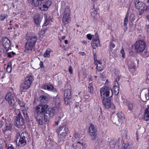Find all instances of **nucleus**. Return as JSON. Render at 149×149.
<instances>
[{"label":"nucleus","mask_w":149,"mask_h":149,"mask_svg":"<svg viewBox=\"0 0 149 149\" xmlns=\"http://www.w3.org/2000/svg\"><path fill=\"white\" fill-rule=\"evenodd\" d=\"M61 3L60 10L64 13L63 17L62 22L64 24H66L70 23L71 21L70 10L68 3L62 1Z\"/></svg>","instance_id":"obj_1"},{"label":"nucleus","mask_w":149,"mask_h":149,"mask_svg":"<svg viewBox=\"0 0 149 149\" xmlns=\"http://www.w3.org/2000/svg\"><path fill=\"white\" fill-rule=\"evenodd\" d=\"M48 106L46 104L37 106L35 108V117L36 121L40 125L43 123V115L42 114L46 110Z\"/></svg>","instance_id":"obj_2"},{"label":"nucleus","mask_w":149,"mask_h":149,"mask_svg":"<svg viewBox=\"0 0 149 149\" xmlns=\"http://www.w3.org/2000/svg\"><path fill=\"white\" fill-rule=\"evenodd\" d=\"M68 128L66 125H60L57 130L58 134V143L59 144H62L68 135Z\"/></svg>","instance_id":"obj_3"},{"label":"nucleus","mask_w":149,"mask_h":149,"mask_svg":"<svg viewBox=\"0 0 149 149\" xmlns=\"http://www.w3.org/2000/svg\"><path fill=\"white\" fill-rule=\"evenodd\" d=\"M27 134L24 132L21 134L17 133L15 136V141L17 143V145L19 147H22L25 145L26 143V138L27 137Z\"/></svg>","instance_id":"obj_4"},{"label":"nucleus","mask_w":149,"mask_h":149,"mask_svg":"<svg viewBox=\"0 0 149 149\" xmlns=\"http://www.w3.org/2000/svg\"><path fill=\"white\" fill-rule=\"evenodd\" d=\"M101 97L102 99L108 98L110 94L112 95L111 88L108 86H104L100 89Z\"/></svg>","instance_id":"obj_5"},{"label":"nucleus","mask_w":149,"mask_h":149,"mask_svg":"<svg viewBox=\"0 0 149 149\" xmlns=\"http://www.w3.org/2000/svg\"><path fill=\"white\" fill-rule=\"evenodd\" d=\"M33 78L31 76H27L24 81L20 84V89L22 91L29 88L32 83Z\"/></svg>","instance_id":"obj_6"},{"label":"nucleus","mask_w":149,"mask_h":149,"mask_svg":"<svg viewBox=\"0 0 149 149\" xmlns=\"http://www.w3.org/2000/svg\"><path fill=\"white\" fill-rule=\"evenodd\" d=\"M137 53L143 52L145 48V44L144 41L139 40L136 42L133 45Z\"/></svg>","instance_id":"obj_7"},{"label":"nucleus","mask_w":149,"mask_h":149,"mask_svg":"<svg viewBox=\"0 0 149 149\" xmlns=\"http://www.w3.org/2000/svg\"><path fill=\"white\" fill-rule=\"evenodd\" d=\"M97 130L94 126L91 124L89 129V132L92 139L95 140L96 138Z\"/></svg>","instance_id":"obj_8"},{"label":"nucleus","mask_w":149,"mask_h":149,"mask_svg":"<svg viewBox=\"0 0 149 149\" xmlns=\"http://www.w3.org/2000/svg\"><path fill=\"white\" fill-rule=\"evenodd\" d=\"M6 100L7 101L10 107H12L14 105V100L12 93L9 92L6 95Z\"/></svg>","instance_id":"obj_9"},{"label":"nucleus","mask_w":149,"mask_h":149,"mask_svg":"<svg viewBox=\"0 0 149 149\" xmlns=\"http://www.w3.org/2000/svg\"><path fill=\"white\" fill-rule=\"evenodd\" d=\"M15 123L17 126L23 125L24 123V118L21 114V112H19V113L16 117V119Z\"/></svg>","instance_id":"obj_10"},{"label":"nucleus","mask_w":149,"mask_h":149,"mask_svg":"<svg viewBox=\"0 0 149 149\" xmlns=\"http://www.w3.org/2000/svg\"><path fill=\"white\" fill-rule=\"evenodd\" d=\"M138 0H136L135 2L136 8L141 11H143L146 9L145 4L142 2L139 1Z\"/></svg>","instance_id":"obj_11"},{"label":"nucleus","mask_w":149,"mask_h":149,"mask_svg":"<svg viewBox=\"0 0 149 149\" xmlns=\"http://www.w3.org/2000/svg\"><path fill=\"white\" fill-rule=\"evenodd\" d=\"M35 45L33 43L31 44L26 42L25 45V49L24 52L26 53L30 54L34 49Z\"/></svg>","instance_id":"obj_12"},{"label":"nucleus","mask_w":149,"mask_h":149,"mask_svg":"<svg viewBox=\"0 0 149 149\" xmlns=\"http://www.w3.org/2000/svg\"><path fill=\"white\" fill-rule=\"evenodd\" d=\"M52 3V2L51 1L48 0L42 5H40L39 8L42 10L47 11Z\"/></svg>","instance_id":"obj_13"},{"label":"nucleus","mask_w":149,"mask_h":149,"mask_svg":"<svg viewBox=\"0 0 149 149\" xmlns=\"http://www.w3.org/2000/svg\"><path fill=\"white\" fill-rule=\"evenodd\" d=\"M10 40L8 38H5L3 39V45L6 52H7L9 49H10Z\"/></svg>","instance_id":"obj_14"},{"label":"nucleus","mask_w":149,"mask_h":149,"mask_svg":"<svg viewBox=\"0 0 149 149\" xmlns=\"http://www.w3.org/2000/svg\"><path fill=\"white\" fill-rule=\"evenodd\" d=\"M95 36L96 37V39L93 38L92 41V46L93 49L95 48L96 47H100V42L98 37V35L95 34Z\"/></svg>","instance_id":"obj_15"},{"label":"nucleus","mask_w":149,"mask_h":149,"mask_svg":"<svg viewBox=\"0 0 149 149\" xmlns=\"http://www.w3.org/2000/svg\"><path fill=\"white\" fill-rule=\"evenodd\" d=\"M74 143L72 146L75 149H81V148L82 146H84L85 145V143H81L80 141Z\"/></svg>","instance_id":"obj_16"},{"label":"nucleus","mask_w":149,"mask_h":149,"mask_svg":"<svg viewBox=\"0 0 149 149\" xmlns=\"http://www.w3.org/2000/svg\"><path fill=\"white\" fill-rule=\"evenodd\" d=\"M80 134L78 133L74 132L72 138V141L73 142H76L80 141Z\"/></svg>","instance_id":"obj_17"},{"label":"nucleus","mask_w":149,"mask_h":149,"mask_svg":"<svg viewBox=\"0 0 149 149\" xmlns=\"http://www.w3.org/2000/svg\"><path fill=\"white\" fill-rule=\"evenodd\" d=\"M71 91L70 89H66L64 91V96L65 98L70 99L71 97Z\"/></svg>","instance_id":"obj_18"},{"label":"nucleus","mask_w":149,"mask_h":149,"mask_svg":"<svg viewBox=\"0 0 149 149\" xmlns=\"http://www.w3.org/2000/svg\"><path fill=\"white\" fill-rule=\"evenodd\" d=\"M34 20L35 24L37 26H38L41 21V18L39 15L36 14L34 16Z\"/></svg>","instance_id":"obj_19"},{"label":"nucleus","mask_w":149,"mask_h":149,"mask_svg":"<svg viewBox=\"0 0 149 149\" xmlns=\"http://www.w3.org/2000/svg\"><path fill=\"white\" fill-rule=\"evenodd\" d=\"M102 102L103 105L107 108H109L111 106L110 102L108 98L103 99Z\"/></svg>","instance_id":"obj_20"},{"label":"nucleus","mask_w":149,"mask_h":149,"mask_svg":"<svg viewBox=\"0 0 149 149\" xmlns=\"http://www.w3.org/2000/svg\"><path fill=\"white\" fill-rule=\"evenodd\" d=\"M144 114V119L146 121L149 120V105L145 109Z\"/></svg>","instance_id":"obj_21"},{"label":"nucleus","mask_w":149,"mask_h":149,"mask_svg":"<svg viewBox=\"0 0 149 149\" xmlns=\"http://www.w3.org/2000/svg\"><path fill=\"white\" fill-rule=\"evenodd\" d=\"M37 38L36 36L32 37L29 38L27 41V42L32 44L33 43L34 45L35 46V43L37 40Z\"/></svg>","instance_id":"obj_22"},{"label":"nucleus","mask_w":149,"mask_h":149,"mask_svg":"<svg viewBox=\"0 0 149 149\" xmlns=\"http://www.w3.org/2000/svg\"><path fill=\"white\" fill-rule=\"evenodd\" d=\"M45 113L47 114H49L51 117L54 116L55 114V110L52 108H48V110L46 111Z\"/></svg>","instance_id":"obj_23"},{"label":"nucleus","mask_w":149,"mask_h":149,"mask_svg":"<svg viewBox=\"0 0 149 149\" xmlns=\"http://www.w3.org/2000/svg\"><path fill=\"white\" fill-rule=\"evenodd\" d=\"M42 88L43 89H47L49 91H53L54 89V87L51 85L45 84L42 86Z\"/></svg>","instance_id":"obj_24"},{"label":"nucleus","mask_w":149,"mask_h":149,"mask_svg":"<svg viewBox=\"0 0 149 149\" xmlns=\"http://www.w3.org/2000/svg\"><path fill=\"white\" fill-rule=\"evenodd\" d=\"M52 52V50L49 49H47L44 54L43 56L44 57L49 58L50 53Z\"/></svg>","instance_id":"obj_25"},{"label":"nucleus","mask_w":149,"mask_h":149,"mask_svg":"<svg viewBox=\"0 0 149 149\" xmlns=\"http://www.w3.org/2000/svg\"><path fill=\"white\" fill-rule=\"evenodd\" d=\"M40 101L41 103H45L47 101V98L46 96L42 95L40 97Z\"/></svg>","instance_id":"obj_26"},{"label":"nucleus","mask_w":149,"mask_h":149,"mask_svg":"<svg viewBox=\"0 0 149 149\" xmlns=\"http://www.w3.org/2000/svg\"><path fill=\"white\" fill-rule=\"evenodd\" d=\"M132 143L130 144H128V145H127L125 143H123L121 149H127L129 148H132Z\"/></svg>","instance_id":"obj_27"},{"label":"nucleus","mask_w":149,"mask_h":149,"mask_svg":"<svg viewBox=\"0 0 149 149\" xmlns=\"http://www.w3.org/2000/svg\"><path fill=\"white\" fill-rule=\"evenodd\" d=\"M51 117L49 114H47L46 113H45L44 115V120L45 122H48L50 118Z\"/></svg>","instance_id":"obj_28"},{"label":"nucleus","mask_w":149,"mask_h":149,"mask_svg":"<svg viewBox=\"0 0 149 149\" xmlns=\"http://www.w3.org/2000/svg\"><path fill=\"white\" fill-rule=\"evenodd\" d=\"M12 64L10 62H8V63L7 67L6 68V71L8 72H10L12 70Z\"/></svg>","instance_id":"obj_29"},{"label":"nucleus","mask_w":149,"mask_h":149,"mask_svg":"<svg viewBox=\"0 0 149 149\" xmlns=\"http://www.w3.org/2000/svg\"><path fill=\"white\" fill-rule=\"evenodd\" d=\"M11 129V127L9 125H7L6 126V128L5 130H3V131L5 134V138H6L8 137L7 135H6V131L10 130Z\"/></svg>","instance_id":"obj_30"},{"label":"nucleus","mask_w":149,"mask_h":149,"mask_svg":"<svg viewBox=\"0 0 149 149\" xmlns=\"http://www.w3.org/2000/svg\"><path fill=\"white\" fill-rule=\"evenodd\" d=\"M114 89H116L114 90L115 91H116V92H117L118 94L119 93V91L118 87V84L117 81H115L114 82Z\"/></svg>","instance_id":"obj_31"},{"label":"nucleus","mask_w":149,"mask_h":149,"mask_svg":"<svg viewBox=\"0 0 149 149\" xmlns=\"http://www.w3.org/2000/svg\"><path fill=\"white\" fill-rule=\"evenodd\" d=\"M127 107L129 110L130 111H132L134 108V104L132 103L128 102V103Z\"/></svg>","instance_id":"obj_32"},{"label":"nucleus","mask_w":149,"mask_h":149,"mask_svg":"<svg viewBox=\"0 0 149 149\" xmlns=\"http://www.w3.org/2000/svg\"><path fill=\"white\" fill-rule=\"evenodd\" d=\"M91 15L93 17H95L97 15V12L95 9L93 8L91 10Z\"/></svg>","instance_id":"obj_33"},{"label":"nucleus","mask_w":149,"mask_h":149,"mask_svg":"<svg viewBox=\"0 0 149 149\" xmlns=\"http://www.w3.org/2000/svg\"><path fill=\"white\" fill-rule=\"evenodd\" d=\"M88 91L90 93H92L93 91V84L92 83H90L88 87Z\"/></svg>","instance_id":"obj_34"},{"label":"nucleus","mask_w":149,"mask_h":149,"mask_svg":"<svg viewBox=\"0 0 149 149\" xmlns=\"http://www.w3.org/2000/svg\"><path fill=\"white\" fill-rule=\"evenodd\" d=\"M116 141L114 140H111L109 143V146L111 148H114L115 147Z\"/></svg>","instance_id":"obj_35"},{"label":"nucleus","mask_w":149,"mask_h":149,"mask_svg":"<svg viewBox=\"0 0 149 149\" xmlns=\"http://www.w3.org/2000/svg\"><path fill=\"white\" fill-rule=\"evenodd\" d=\"M22 113L24 115V117L26 118H27L28 117L27 115V112L26 111V109L25 108H24L22 109Z\"/></svg>","instance_id":"obj_36"},{"label":"nucleus","mask_w":149,"mask_h":149,"mask_svg":"<svg viewBox=\"0 0 149 149\" xmlns=\"http://www.w3.org/2000/svg\"><path fill=\"white\" fill-rule=\"evenodd\" d=\"M17 100L18 104H19L20 106L22 108V109L24 108H25V104L23 102L19 100Z\"/></svg>","instance_id":"obj_37"},{"label":"nucleus","mask_w":149,"mask_h":149,"mask_svg":"<svg viewBox=\"0 0 149 149\" xmlns=\"http://www.w3.org/2000/svg\"><path fill=\"white\" fill-rule=\"evenodd\" d=\"M128 16L127 15H126L125 17V19H124V24H123L124 26H125L126 29H127V24L128 23Z\"/></svg>","instance_id":"obj_38"},{"label":"nucleus","mask_w":149,"mask_h":149,"mask_svg":"<svg viewBox=\"0 0 149 149\" xmlns=\"http://www.w3.org/2000/svg\"><path fill=\"white\" fill-rule=\"evenodd\" d=\"M117 116L120 119L123 120L124 118V114L121 112H118L117 113Z\"/></svg>","instance_id":"obj_39"},{"label":"nucleus","mask_w":149,"mask_h":149,"mask_svg":"<svg viewBox=\"0 0 149 149\" xmlns=\"http://www.w3.org/2000/svg\"><path fill=\"white\" fill-rule=\"evenodd\" d=\"M95 64L97 65V69L99 71H101L103 70L102 67H101V65L98 66V64L96 62L95 60Z\"/></svg>","instance_id":"obj_40"},{"label":"nucleus","mask_w":149,"mask_h":149,"mask_svg":"<svg viewBox=\"0 0 149 149\" xmlns=\"http://www.w3.org/2000/svg\"><path fill=\"white\" fill-rule=\"evenodd\" d=\"M61 119V117L59 116H58L56 117L55 122L56 125H57L58 124V123L60 122Z\"/></svg>","instance_id":"obj_41"},{"label":"nucleus","mask_w":149,"mask_h":149,"mask_svg":"<svg viewBox=\"0 0 149 149\" xmlns=\"http://www.w3.org/2000/svg\"><path fill=\"white\" fill-rule=\"evenodd\" d=\"M39 1L38 0H32L33 5L36 7L38 6L39 4Z\"/></svg>","instance_id":"obj_42"},{"label":"nucleus","mask_w":149,"mask_h":149,"mask_svg":"<svg viewBox=\"0 0 149 149\" xmlns=\"http://www.w3.org/2000/svg\"><path fill=\"white\" fill-rule=\"evenodd\" d=\"M15 54H16L15 52H11L7 53V56L9 58H11Z\"/></svg>","instance_id":"obj_43"},{"label":"nucleus","mask_w":149,"mask_h":149,"mask_svg":"<svg viewBox=\"0 0 149 149\" xmlns=\"http://www.w3.org/2000/svg\"><path fill=\"white\" fill-rule=\"evenodd\" d=\"M129 19H130V21L131 22H132V21L134 20L135 19L134 15L133 14H131L130 15Z\"/></svg>","instance_id":"obj_44"},{"label":"nucleus","mask_w":149,"mask_h":149,"mask_svg":"<svg viewBox=\"0 0 149 149\" xmlns=\"http://www.w3.org/2000/svg\"><path fill=\"white\" fill-rule=\"evenodd\" d=\"M7 17L8 15H1L0 19L1 21H3Z\"/></svg>","instance_id":"obj_45"},{"label":"nucleus","mask_w":149,"mask_h":149,"mask_svg":"<svg viewBox=\"0 0 149 149\" xmlns=\"http://www.w3.org/2000/svg\"><path fill=\"white\" fill-rule=\"evenodd\" d=\"M120 53L122 55V57L124 58L125 57V52L124 50L123 49H122L120 52Z\"/></svg>","instance_id":"obj_46"},{"label":"nucleus","mask_w":149,"mask_h":149,"mask_svg":"<svg viewBox=\"0 0 149 149\" xmlns=\"http://www.w3.org/2000/svg\"><path fill=\"white\" fill-rule=\"evenodd\" d=\"M115 45L112 42H111V43L110 45V49L111 51H112L113 49L115 47Z\"/></svg>","instance_id":"obj_47"},{"label":"nucleus","mask_w":149,"mask_h":149,"mask_svg":"<svg viewBox=\"0 0 149 149\" xmlns=\"http://www.w3.org/2000/svg\"><path fill=\"white\" fill-rule=\"evenodd\" d=\"M104 75L105 74L104 72L101 73L100 74V77L102 78L103 80H104L105 79Z\"/></svg>","instance_id":"obj_48"},{"label":"nucleus","mask_w":149,"mask_h":149,"mask_svg":"<svg viewBox=\"0 0 149 149\" xmlns=\"http://www.w3.org/2000/svg\"><path fill=\"white\" fill-rule=\"evenodd\" d=\"M60 101L59 100H57V101L56 102L55 105H56V106L57 107H58L60 106Z\"/></svg>","instance_id":"obj_49"},{"label":"nucleus","mask_w":149,"mask_h":149,"mask_svg":"<svg viewBox=\"0 0 149 149\" xmlns=\"http://www.w3.org/2000/svg\"><path fill=\"white\" fill-rule=\"evenodd\" d=\"M87 37L90 40H91L92 39V36L91 34H88L87 35Z\"/></svg>","instance_id":"obj_50"},{"label":"nucleus","mask_w":149,"mask_h":149,"mask_svg":"<svg viewBox=\"0 0 149 149\" xmlns=\"http://www.w3.org/2000/svg\"><path fill=\"white\" fill-rule=\"evenodd\" d=\"M99 117L100 118V120L101 121H102L103 120H105V117L102 116H100Z\"/></svg>","instance_id":"obj_51"},{"label":"nucleus","mask_w":149,"mask_h":149,"mask_svg":"<svg viewBox=\"0 0 149 149\" xmlns=\"http://www.w3.org/2000/svg\"><path fill=\"white\" fill-rule=\"evenodd\" d=\"M148 93L147 95H146V100H148L149 99V88L148 89Z\"/></svg>","instance_id":"obj_52"},{"label":"nucleus","mask_w":149,"mask_h":149,"mask_svg":"<svg viewBox=\"0 0 149 149\" xmlns=\"http://www.w3.org/2000/svg\"><path fill=\"white\" fill-rule=\"evenodd\" d=\"M69 72L71 74H72L73 73L72 68L71 66H70L69 67Z\"/></svg>","instance_id":"obj_53"},{"label":"nucleus","mask_w":149,"mask_h":149,"mask_svg":"<svg viewBox=\"0 0 149 149\" xmlns=\"http://www.w3.org/2000/svg\"><path fill=\"white\" fill-rule=\"evenodd\" d=\"M48 24V22H47V20L46 19L45 22L44 23L43 26H46Z\"/></svg>","instance_id":"obj_54"},{"label":"nucleus","mask_w":149,"mask_h":149,"mask_svg":"<svg viewBox=\"0 0 149 149\" xmlns=\"http://www.w3.org/2000/svg\"><path fill=\"white\" fill-rule=\"evenodd\" d=\"M97 63H98L99 64H100V65H101L102 64V61L100 60H96L95 61Z\"/></svg>","instance_id":"obj_55"},{"label":"nucleus","mask_w":149,"mask_h":149,"mask_svg":"<svg viewBox=\"0 0 149 149\" xmlns=\"http://www.w3.org/2000/svg\"><path fill=\"white\" fill-rule=\"evenodd\" d=\"M146 81L147 83L149 82V74H148L146 79Z\"/></svg>","instance_id":"obj_56"},{"label":"nucleus","mask_w":149,"mask_h":149,"mask_svg":"<svg viewBox=\"0 0 149 149\" xmlns=\"http://www.w3.org/2000/svg\"><path fill=\"white\" fill-rule=\"evenodd\" d=\"M39 65L41 68H43L44 65L43 63L42 62H40Z\"/></svg>","instance_id":"obj_57"},{"label":"nucleus","mask_w":149,"mask_h":149,"mask_svg":"<svg viewBox=\"0 0 149 149\" xmlns=\"http://www.w3.org/2000/svg\"><path fill=\"white\" fill-rule=\"evenodd\" d=\"M7 149H14V148L12 146H11L8 147Z\"/></svg>","instance_id":"obj_58"},{"label":"nucleus","mask_w":149,"mask_h":149,"mask_svg":"<svg viewBox=\"0 0 149 149\" xmlns=\"http://www.w3.org/2000/svg\"><path fill=\"white\" fill-rule=\"evenodd\" d=\"M85 53L84 52H81V54L82 56H84V55H85Z\"/></svg>","instance_id":"obj_59"},{"label":"nucleus","mask_w":149,"mask_h":149,"mask_svg":"<svg viewBox=\"0 0 149 149\" xmlns=\"http://www.w3.org/2000/svg\"><path fill=\"white\" fill-rule=\"evenodd\" d=\"M68 41L67 40H65V44H67L68 43Z\"/></svg>","instance_id":"obj_60"},{"label":"nucleus","mask_w":149,"mask_h":149,"mask_svg":"<svg viewBox=\"0 0 149 149\" xmlns=\"http://www.w3.org/2000/svg\"><path fill=\"white\" fill-rule=\"evenodd\" d=\"M146 29H147V31H148V30H149V25L148 26H146Z\"/></svg>","instance_id":"obj_61"},{"label":"nucleus","mask_w":149,"mask_h":149,"mask_svg":"<svg viewBox=\"0 0 149 149\" xmlns=\"http://www.w3.org/2000/svg\"><path fill=\"white\" fill-rule=\"evenodd\" d=\"M65 37L64 36H62V39L63 40V39H65Z\"/></svg>","instance_id":"obj_62"},{"label":"nucleus","mask_w":149,"mask_h":149,"mask_svg":"<svg viewBox=\"0 0 149 149\" xmlns=\"http://www.w3.org/2000/svg\"><path fill=\"white\" fill-rule=\"evenodd\" d=\"M92 80L91 79V78L89 79V81H92Z\"/></svg>","instance_id":"obj_63"},{"label":"nucleus","mask_w":149,"mask_h":149,"mask_svg":"<svg viewBox=\"0 0 149 149\" xmlns=\"http://www.w3.org/2000/svg\"><path fill=\"white\" fill-rule=\"evenodd\" d=\"M108 82V80H106V83H107Z\"/></svg>","instance_id":"obj_64"}]
</instances>
